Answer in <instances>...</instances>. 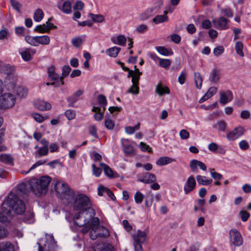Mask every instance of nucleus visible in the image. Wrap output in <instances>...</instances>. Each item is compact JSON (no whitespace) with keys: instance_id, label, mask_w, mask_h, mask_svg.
Instances as JSON below:
<instances>
[{"instance_id":"obj_1","label":"nucleus","mask_w":251,"mask_h":251,"mask_svg":"<svg viewBox=\"0 0 251 251\" xmlns=\"http://www.w3.org/2000/svg\"><path fill=\"white\" fill-rule=\"evenodd\" d=\"M6 206L13 210L17 214H23L25 210L24 202L20 200L15 194L10 193L7 200L2 204L1 211L0 212V222L1 223L8 222L12 218L10 210H7Z\"/></svg>"},{"instance_id":"obj_2","label":"nucleus","mask_w":251,"mask_h":251,"mask_svg":"<svg viewBox=\"0 0 251 251\" xmlns=\"http://www.w3.org/2000/svg\"><path fill=\"white\" fill-rule=\"evenodd\" d=\"M74 210H80L79 212L76 213L74 216L75 221L78 220L81 215L84 213H89V216L91 218L95 216V211L91 207L92 203L90 199L85 195L83 194H75L74 192L73 197H71L68 200Z\"/></svg>"},{"instance_id":"obj_3","label":"nucleus","mask_w":251,"mask_h":251,"mask_svg":"<svg viewBox=\"0 0 251 251\" xmlns=\"http://www.w3.org/2000/svg\"><path fill=\"white\" fill-rule=\"evenodd\" d=\"M54 188L58 197L69 200L74 195V191L68 184L63 181H57L54 184Z\"/></svg>"},{"instance_id":"obj_4","label":"nucleus","mask_w":251,"mask_h":251,"mask_svg":"<svg viewBox=\"0 0 251 251\" xmlns=\"http://www.w3.org/2000/svg\"><path fill=\"white\" fill-rule=\"evenodd\" d=\"M37 181V185L33 186V193L37 195L45 194L48 190V186L51 181V178L48 176H43L39 179L32 178Z\"/></svg>"},{"instance_id":"obj_5","label":"nucleus","mask_w":251,"mask_h":251,"mask_svg":"<svg viewBox=\"0 0 251 251\" xmlns=\"http://www.w3.org/2000/svg\"><path fill=\"white\" fill-rule=\"evenodd\" d=\"M15 95L10 93H6L0 96V113L7 108L13 107L16 102Z\"/></svg>"},{"instance_id":"obj_6","label":"nucleus","mask_w":251,"mask_h":251,"mask_svg":"<svg viewBox=\"0 0 251 251\" xmlns=\"http://www.w3.org/2000/svg\"><path fill=\"white\" fill-rule=\"evenodd\" d=\"M37 181L30 179L23 182L17 186V193L20 195L26 194L30 191L33 192V186L37 185Z\"/></svg>"},{"instance_id":"obj_7","label":"nucleus","mask_w":251,"mask_h":251,"mask_svg":"<svg viewBox=\"0 0 251 251\" xmlns=\"http://www.w3.org/2000/svg\"><path fill=\"white\" fill-rule=\"evenodd\" d=\"M46 241L44 246L39 245L38 251H56L57 248L56 243L52 234L46 235Z\"/></svg>"},{"instance_id":"obj_8","label":"nucleus","mask_w":251,"mask_h":251,"mask_svg":"<svg viewBox=\"0 0 251 251\" xmlns=\"http://www.w3.org/2000/svg\"><path fill=\"white\" fill-rule=\"evenodd\" d=\"M230 241L235 246L243 244V239L240 232L236 229H231L229 232Z\"/></svg>"},{"instance_id":"obj_9","label":"nucleus","mask_w":251,"mask_h":251,"mask_svg":"<svg viewBox=\"0 0 251 251\" xmlns=\"http://www.w3.org/2000/svg\"><path fill=\"white\" fill-rule=\"evenodd\" d=\"M57 7L63 13L69 14L72 12V3L69 0H58Z\"/></svg>"},{"instance_id":"obj_10","label":"nucleus","mask_w":251,"mask_h":251,"mask_svg":"<svg viewBox=\"0 0 251 251\" xmlns=\"http://www.w3.org/2000/svg\"><path fill=\"white\" fill-rule=\"evenodd\" d=\"M229 22V20L224 17H221L218 19H214L212 20L214 27L219 30L228 29L229 28L228 25Z\"/></svg>"},{"instance_id":"obj_11","label":"nucleus","mask_w":251,"mask_h":251,"mask_svg":"<svg viewBox=\"0 0 251 251\" xmlns=\"http://www.w3.org/2000/svg\"><path fill=\"white\" fill-rule=\"evenodd\" d=\"M196 181L193 176H189L184 186V191L185 194H188L194 191L196 187Z\"/></svg>"},{"instance_id":"obj_12","label":"nucleus","mask_w":251,"mask_h":251,"mask_svg":"<svg viewBox=\"0 0 251 251\" xmlns=\"http://www.w3.org/2000/svg\"><path fill=\"white\" fill-rule=\"evenodd\" d=\"M244 130L241 126L235 128L233 130L228 132L226 134V138L230 141H233L241 136L244 134Z\"/></svg>"},{"instance_id":"obj_13","label":"nucleus","mask_w":251,"mask_h":251,"mask_svg":"<svg viewBox=\"0 0 251 251\" xmlns=\"http://www.w3.org/2000/svg\"><path fill=\"white\" fill-rule=\"evenodd\" d=\"M91 218L89 216L90 220L92 219V221L91 223V229H97L100 226H99V219L98 218ZM89 223V219H84L82 222H79L77 221V220L75 221V223L78 226L82 227L86 224Z\"/></svg>"},{"instance_id":"obj_14","label":"nucleus","mask_w":251,"mask_h":251,"mask_svg":"<svg viewBox=\"0 0 251 251\" xmlns=\"http://www.w3.org/2000/svg\"><path fill=\"white\" fill-rule=\"evenodd\" d=\"M220 101L224 105L230 101L233 98V94L230 90H227L226 92L222 91L220 93Z\"/></svg>"},{"instance_id":"obj_15","label":"nucleus","mask_w":251,"mask_h":251,"mask_svg":"<svg viewBox=\"0 0 251 251\" xmlns=\"http://www.w3.org/2000/svg\"><path fill=\"white\" fill-rule=\"evenodd\" d=\"M16 78L13 75H8L5 80V87L8 91H12L16 88Z\"/></svg>"},{"instance_id":"obj_16","label":"nucleus","mask_w":251,"mask_h":251,"mask_svg":"<svg viewBox=\"0 0 251 251\" xmlns=\"http://www.w3.org/2000/svg\"><path fill=\"white\" fill-rule=\"evenodd\" d=\"M147 234L145 232L138 230L137 233L133 236L134 240V245L135 244H140L141 245L144 243L146 240Z\"/></svg>"},{"instance_id":"obj_17","label":"nucleus","mask_w":251,"mask_h":251,"mask_svg":"<svg viewBox=\"0 0 251 251\" xmlns=\"http://www.w3.org/2000/svg\"><path fill=\"white\" fill-rule=\"evenodd\" d=\"M36 108L41 111L49 110L51 108V104L47 101L38 100L34 102Z\"/></svg>"},{"instance_id":"obj_18","label":"nucleus","mask_w":251,"mask_h":251,"mask_svg":"<svg viewBox=\"0 0 251 251\" xmlns=\"http://www.w3.org/2000/svg\"><path fill=\"white\" fill-rule=\"evenodd\" d=\"M190 167L193 172L198 170V167H199L203 171H206L207 169V167L204 163L196 159H193L191 161Z\"/></svg>"},{"instance_id":"obj_19","label":"nucleus","mask_w":251,"mask_h":251,"mask_svg":"<svg viewBox=\"0 0 251 251\" xmlns=\"http://www.w3.org/2000/svg\"><path fill=\"white\" fill-rule=\"evenodd\" d=\"M156 180V176L153 174L146 173L138 180L144 183L149 184L154 182Z\"/></svg>"},{"instance_id":"obj_20","label":"nucleus","mask_w":251,"mask_h":251,"mask_svg":"<svg viewBox=\"0 0 251 251\" xmlns=\"http://www.w3.org/2000/svg\"><path fill=\"white\" fill-rule=\"evenodd\" d=\"M100 166L103 170L106 176L110 178H116L118 176V174L114 172L108 165L104 163H101Z\"/></svg>"},{"instance_id":"obj_21","label":"nucleus","mask_w":251,"mask_h":251,"mask_svg":"<svg viewBox=\"0 0 251 251\" xmlns=\"http://www.w3.org/2000/svg\"><path fill=\"white\" fill-rule=\"evenodd\" d=\"M154 14L152 9L148 8L139 16V19L143 21L148 20Z\"/></svg>"},{"instance_id":"obj_22","label":"nucleus","mask_w":251,"mask_h":251,"mask_svg":"<svg viewBox=\"0 0 251 251\" xmlns=\"http://www.w3.org/2000/svg\"><path fill=\"white\" fill-rule=\"evenodd\" d=\"M155 92L159 96H162L164 94H169L170 90L167 86H163L161 83L157 84L155 88Z\"/></svg>"},{"instance_id":"obj_23","label":"nucleus","mask_w":251,"mask_h":251,"mask_svg":"<svg viewBox=\"0 0 251 251\" xmlns=\"http://www.w3.org/2000/svg\"><path fill=\"white\" fill-rule=\"evenodd\" d=\"M196 179L198 184L201 185H207L211 184L212 182V179H207L205 176L201 175H197Z\"/></svg>"},{"instance_id":"obj_24","label":"nucleus","mask_w":251,"mask_h":251,"mask_svg":"<svg viewBox=\"0 0 251 251\" xmlns=\"http://www.w3.org/2000/svg\"><path fill=\"white\" fill-rule=\"evenodd\" d=\"M14 71V68L9 64H4V63L0 68V72L5 74L9 75L12 74Z\"/></svg>"},{"instance_id":"obj_25","label":"nucleus","mask_w":251,"mask_h":251,"mask_svg":"<svg viewBox=\"0 0 251 251\" xmlns=\"http://www.w3.org/2000/svg\"><path fill=\"white\" fill-rule=\"evenodd\" d=\"M113 247L111 245L100 244L95 247V251H113Z\"/></svg>"},{"instance_id":"obj_26","label":"nucleus","mask_w":251,"mask_h":251,"mask_svg":"<svg viewBox=\"0 0 251 251\" xmlns=\"http://www.w3.org/2000/svg\"><path fill=\"white\" fill-rule=\"evenodd\" d=\"M121 50V48L117 47H113L106 50V53L110 57H116Z\"/></svg>"},{"instance_id":"obj_27","label":"nucleus","mask_w":251,"mask_h":251,"mask_svg":"<svg viewBox=\"0 0 251 251\" xmlns=\"http://www.w3.org/2000/svg\"><path fill=\"white\" fill-rule=\"evenodd\" d=\"M0 161L8 165L13 164V158L8 154H2L0 155Z\"/></svg>"},{"instance_id":"obj_28","label":"nucleus","mask_w":251,"mask_h":251,"mask_svg":"<svg viewBox=\"0 0 251 251\" xmlns=\"http://www.w3.org/2000/svg\"><path fill=\"white\" fill-rule=\"evenodd\" d=\"M167 13V11H165L164 15H157L152 19V22L155 23L156 24H157L158 23L168 21V17L166 15Z\"/></svg>"},{"instance_id":"obj_29","label":"nucleus","mask_w":251,"mask_h":251,"mask_svg":"<svg viewBox=\"0 0 251 251\" xmlns=\"http://www.w3.org/2000/svg\"><path fill=\"white\" fill-rule=\"evenodd\" d=\"M48 74L49 77L51 80H58L59 77V75L55 72V68L53 66L48 68Z\"/></svg>"},{"instance_id":"obj_30","label":"nucleus","mask_w":251,"mask_h":251,"mask_svg":"<svg viewBox=\"0 0 251 251\" xmlns=\"http://www.w3.org/2000/svg\"><path fill=\"white\" fill-rule=\"evenodd\" d=\"M174 161H175L174 159L169 157H161L158 159L156 163L158 165L162 166L169 164Z\"/></svg>"},{"instance_id":"obj_31","label":"nucleus","mask_w":251,"mask_h":251,"mask_svg":"<svg viewBox=\"0 0 251 251\" xmlns=\"http://www.w3.org/2000/svg\"><path fill=\"white\" fill-rule=\"evenodd\" d=\"M134 68L135 70L134 71L133 77L131 79L132 83H133V86H135V83L139 84V80L140 75L142 74V73L140 72L138 69L136 68V66H134Z\"/></svg>"},{"instance_id":"obj_32","label":"nucleus","mask_w":251,"mask_h":251,"mask_svg":"<svg viewBox=\"0 0 251 251\" xmlns=\"http://www.w3.org/2000/svg\"><path fill=\"white\" fill-rule=\"evenodd\" d=\"M220 78L219 71L216 69H213L210 73L209 80L213 83H216L218 81Z\"/></svg>"},{"instance_id":"obj_33","label":"nucleus","mask_w":251,"mask_h":251,"mask_svg":"<svg viewBox=\"0 0 251 251\" xmlns=\"http://www.w3.org/2000/svg\"><path fill=\"white\" fill-rule=\"evenodd\" d=\"M155 49L160 54L164 56H168L173 54V52L171 50H169L164 47L157 46L155 47Z\"/></svg>"},{"instance_id":"obj_34","label":"nucleus","mask_w":251,"mask_h":251,"mask_svg":"<svg viewBox=\"0 0 251 251\" xmlns=\"http://www.w3.org/2000/svg\"><path fill=\"white\" fill-rule=\"evenodd\" d=\"M37 45L38 44L48 45L50 42V37L47 35L36 36Z\"/></svg>"},{"instance_id":"obj_35","label":"nucleus","mask_w":251,"mask_h":251,"mask_svg":"<svg viewBox=\"0 0 251 251\" xmlns=\"http://www.w3.org/2000/svg\"><path fill=\"white\" fill-rule=\"evenodd\" d=\"M88 16L95 23H102L104 20V17L102 15L94 14L90 13Z\"/></svg>"},{"instance_id":"obj_36","label":"nucleus","mask_w":251,"mask_h":251,"mask_svg":"<svg viewBox=\"0 0 251 251\" xmlns=\"http://www.w3.org/2000/svg\"><path fill=\"white\" fill-rule=\"evenodd\" d=\"M195 82L197 88L200 89L201 88L202 79L201 74L198 72L194 73Z\"/></svg>"},{"instance_id":"obj_37","label":"nucleus","mask_w":251,"mask_h":251,"mask_svg":"<svg viewBox=\"0 0 251 251\" xmlns=\"http://www.w3.org/2000/svg\"><path fill=\"white\" fill-rule=\"evenodd\" d=\"M49 152V148L42 147L40 148L39 150L36 151L35 153V155L36 157H40L42 156L47 155Z\"/></svg>"},{"instance_id":"obj_38","label":"nucleus","mask_w":251,"mask_h":251,"mask_svg":"<svg viewBox=\"0 0 251 251\" xmlns=\"http://www.w3.org/2000/svg\"><path fill=\"white\" fill-rule=\"evenodd\" d=\"M44 13L42 9H37L34 14V20L35 21L39 22L42 20L44 17Z\"/></svg>"},{"instance_id":"obj_39","label":"nucleus","mask_w":251,"mask_h":251,"mask_svg":"<svg viewBox=\"0 0 251 251\" xmlns=\"http://www.w3.org/2000/svg\"><path fill=\"white\" fill-rule=\"evenodd\" d=\"M98 102L102 107L103 110L107 105V100L105 96L100 94L98 96Z\"/></svg>"},{"instance_id":"obj_40","label":"nucleus","mask_w":251,"mask_h":251,"mask_svg":"<svg viewBox=\"0 0 251 251\" xmlns=\"http://www.w3.org/2000/svg\"><path fill=\"white\" fill-rule=\"evenodd\" d=\"M148 29L149 27L147 25L145 24H141L136 27L135 29V32L138 33L142 34L147 32Z\"/></svg>"},{"instance_id":"obj_41","label":"nucleus","mask_w":251,"mask_h":251,"mask_svg":"<svg viewBox=\"0 0 251 251\" xmlns=\"http://www.w3.org/2000/svg\"><path fill=\"white\" fill-rule=\"evenodd\" d=\"M100 237H107L109 236L108 230L104 226H100L98 228Z\"/></svg>"},{"instance_id":"obj_42","label":"nucleus","mask_w":251,"mask_h":251,"mask_svg":"<svg viewBox=\"0 0 251 251\" xmlns=\"http://www.w3.org/2000/svg\"><path fill=\"white\" fill-rule=\"evenodd\" d=\"M226 124L224 121H220L217 122L216 125H214V128H217L218 129L221 131H225L226 128Z\"/></svg>"},{"instance_id":"obj_43","label":"nucleus","mask_w":251,"mask_h":251,"mask_svg":"<svg viewBox=\"0 0 251 251\" xmlns=\"http://www.w3.org/2000/svg\"><path fill=\"white\" fill-rule=\"evenodd\" d=\"M243 45L241 42L238 41L235 44V49L236 53L241 56H244V53L243 52Z\"/></svg>"},{"instance_id":"obj_44","label":"nucleus","mask_w":251,"mask_h":251,"mask_svg":"<svg viewBox=\"0 0 251 251\" xmlns=\"http://www.w3.org/2000/svg\"><path fill=\"white\" fill-rule=\"evenodd\" d=\"M1 251H15L14 246L9 243L1 244Z\"/></svg>"},{"instance_id":"obj_45","label":"nucleus","mask_w":251,"mask_h":251,"mask_svg":"<svg viewBox=\"0 0 251 251\" xmlns=\"http://www.w3.org/2000/svg\"><path fill=\"white\" fill-rule=\"evenodd\" d=\"M117 39L118 42H116L115 39L112 40L113 43L118 44L121 46H126V39L124 36H123L122 35H120L117 36Z\"/></svg>"},{"instance_id":"obj_46","label":"nucleus","mask_w":251,"mask_h":251,"mask_svg":"<svg viewBox=\"0 0 251 251\" xmlns=\"http://www.w3.org/2000/svg\"><path fill=\"white\" fill-rule=\"evenodd\" d=\"M16 94L20 97H24L26 95V90L22 87H16V89L14 90Z\"/></svg>"},{"instance_id":"obj_47","label":"nucleus","mask_w":251,"mask_h":251,"mask_svg":"<svg viewBox=\"0 0 251 251\" xmlns=\"http://www.w3.org/2000/svg\"><path fill=\"white\" fill-rule=\"evenodd\" d=\"M209 172L210 173V175L211 177L215 180H220L223 178V176L222 174L217 173L215 171L214 169L210 168L209 169Z\"/></svg>"},{"instance_id":"obj_48","label":"nucleus","mask_w":251,"mask_h":251,"mask_svg":"<svg viewBox=\"0 0 251 251\" xmlns=\"http://www.w3.org/2000/svg\"><path fill=\"white\" fill-rule=\"evenodd\" d=\"M25 40L27 43L32 46H37L36 36L32 37L30 36H26L25 37Z\"/></svg>"},{"instance_id":"obj_49","label":"nucleus","mask_w":251,"mask_h":251,"mask_svg":"<svg viewBox=\"0 0 251 251\" xmlns=\"http://www.w3.org/2000/svg\"><path fill=\"white\" fill-rule=\"evenodd\" d=\"M122 144L124 147V151L126 154H130L134 152V148L131 145L125 144L123 141H122Z\"/></svg>"},{"instance_id":"obj_50","label":"nucleus","mask_w":251,"mask_h":251,"mask_svg":"<svg viewBox=\"0 0 251 251\" xmlns=\"http://www.w3.org/2000/svg\"><path fill=\"white\" fill-rule=\"evenodd\" d=\"M139 87L138 84L137 83L135 84V86H133V83L131 86L128 89L127 93H131L134 95H137L139 93Z\"/></svg>"},{"instance_id":"obj_51","label":"nucleus","mask_w":251,"mask_h":251,"mask_svg":"<svg viewBox=\"0 0 251 251\" xmlns=\"http://www.w3.org/2000/svg\"><path fill=\"white\" fill-rule=\"evenodd\" d=\"M104 125L108 129H112L114 127V122L109 118H106L104 121Z\"/></svg>"},{"instance_id":"obj_52","label":"nucleus","mask_w":251,"mask_h":251,"mask_svg":"<svg viewBox=\"0 0 251 251\" xmlns=\"http://www.w3.org/2000/svg\"><path fill=\"white\" fill-rule=\"evenodd\" d=\"M171 65V60L168 59H159V66L167 68Z\"/></svg>"},{"instance_id":"obj_53","label":"nucleus","mask_w":251,"mask_h":251,"mask_svg":"<svg viewBox=\"0 0 251 251\" xmlns=\"http://www.w3.org/2000/svg\"><path fill=\"white\" fill-rule=\"evenodd\" d=\"M144 198V195L140 192H137L134 195V199L136 203L140 204Z\"/></svg>"},{"instance_id":"obj_54","label":"nucleus","mask_w":251,"mask_h":251,"mask_svg":"<svg viewBox=\"0 0 251 251\" xmlns=\"http://www.w3.org/2000/svg\"><path fill=\"white\" fill-rule=\"evenodd\" d=\"M163 2L162 0H159L157 1L154 4L153 7L150 8V9H152L153 10V12H154V14L156 13L158 10L161 8L162 6L163 5Z\"/></svg>"},{"instance_id":"obj_55","label":"nucleus","mask_w":251,"mask_h":251,"mask_svg":"<svg viewBox=\"0 0 251 251\" xmlns=\"http://www.w3.org/2000/svg\"><path fill=\"white\" fill-rule=\"evenodd\" d=\"M48 29L45 26V24L40 25L36 26L34 28V31L39 33L48 32Z\"/></svg>"},{"instance_id":"obj_56","label":"nucleus","mask_w":251,"mask_h":251,"mask_svg":"<svg viewBox=\"0 0 251 251\" xmlns=\"http://www.w3.org/2000/svg\"><path fill=\"white\" fill-rule=\"evenodd\" d=\"M93 174L96 177H99L101 173V168L96 167L95 164L92 165Z\"/></svg>"},{"instance_id":"obj_57","label":"nucleus","mask_w":251,"mask_h":251,"mask_svg":"<svg viewBox=\"0 0 251 251\" xmlns=\"http://www.w3.org/2000/svg\"><path fill=\"white\" fill-rule=\"evenodd\" d=\"M78 98L75 97L73 95L67 98L69 107H74V104L78 100Z\"/></svg>"},{"instance_id":"obj_58","label":"nucleus","mask_w":251,"mask_h":251,"mask_svg":"<svg viewBox=\"0 0 251 251\" xmlns=\"http://www.w3.org/2000/svg\"><path fill=\"white\" fill-rule=\"evenodd\" d=\"M180 137L182 140H187L190 137V134L189 132L186 129H181L180 130L179 133Z\"/></svg>"},{"instance_id":"obj_59","label":"nucleus","mask_w":251,"mask_h":251,"mask_svg":"<svg viewBox=\"0 0 251 251\" xmlns=\"http://www.w3.org/2000/svg\"><path fill=\"white\" fill-rule=\"evenodd\" d=\"M11 4L12 7L18 12L20 13V8L22 7V4L16 0H10Z\"/></svg>"},{"instance_id":"obj_60","label":"nucleus","mask_w":251,"mask_h":251,"mask_svg":"<svg viewBox=\"0 0 251 251\" xmlns=\"http://www.w3.org/2000/svg\"><path fill=\"white\" fill-rule=\"evenodd\" d=\"M221 12L224 15L229 18L232 17L233 15V11L230 8L222 9Z\"/></svg>"},{"instance_id":"obj_61","label":"nucleus","mask_w":251,"mask_h":251,"mask_svg":"<svg viewBox=\"0 0 251 251\" xmlns=\"http://www.w3.org/2000/svg\"><path fill=\"white\" fill-rule=\"evenodd\" d=\"M21 54L22 58L25 61H28L31 58V54L28 49L21 52Z\"/></svg>"},{"instance_id":"obj_62","label":"nucleus","mask_w":251,"mask_h":251,"mask_svg":"<svg viewBox=\"0 0 251 251\" xmlns=\"http://www.w3.org/2000/svg\"><path fill=\"white\" fill-rule=\"evenodd\" d=\"M89 133L95 138H98L97 128L94 125H91L89 127Z\"/></svg>"},{"instance_id":"obj_63","label":"nucleus","mask_w":251,"mask_h":251,"mask_svg":"<svg viewBox=\"0 0 251 251\" xmlns=\"http://www.w3.org/2000/svg\"><path fill=\"white\" fill-rule=\"evenodd\" d=\"M65 116L69 120L74 119L75 117V111L71 110H67L65 113Z\"/></svg>"},{"instance_id":"obj_64","label":"nucleus","mask_w":251,"mask_h":251,"mask_svg":"<svg viewBox=\"0 0 251 251\" xmlns=\"http://www.w3.org/2000/svg\"><path fill=\"white\" fill-rule=\"evenodd\" d=\"M90 237L91 239L95 240L99 236V232L98 230V228L97 229H91V230L90 231Z\"/></svg>"}]
</instances>
